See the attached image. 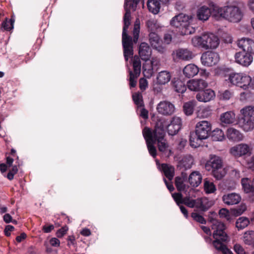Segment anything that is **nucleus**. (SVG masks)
Segmentation results:
<instances>
[{"mask_svg":"<svg viewBox=\"0 0 254 254\" xmlns=\"http://www.w3.org/2000/svg\"><path fill=\"white\" fill-rule=\"evenodd\" d=\"M140 0H126L124 5L126 13L124 16V26L123 30L122 43L124 48V55L126 61L133 55V44L132 38L127 34V29L130 23L131 14L130 11L135 10Z\"/></svg>","mask_w":254,"mask_h":254,"instance_id":"1","label":"nucleus"},{"mask_svg":"<svg viewBox=\"0 0 254 254\" xmlns=\"http://www.w3.org/2000/svg\"><path fill=\"white\" fill-rule=\"evenodd\" d=\"M209 5L212 9V17L217 20L225 19L237 23L242 18V12L237 6L230 5L219 7L213 2H210Z\"/></svg>","mask_w":254,"mask_h":254,"instance_id":"2","label":"nucleus"},{"mask_svg":"<svg viewBox=\"0 0 254 254\" xmlns=\"http://www.w3.org/2000/svg\"><path fill=\"white\" fill-rule=\"evenodd\" d=\"M191 42L195 47L207 50L216 48L219 44V40L214 34L207 33L199 36L194 37L191 39Z\"/></svg>","mask_w":254,"mask_h":254,"instance_id":"3","label":"nucleus"},{"mask_svg":"<svg viewBox=\"0 0 254 254\" xmlns=\"http://www.w3.org/2000/svg\"><path fill=\"white\" fill-rule=\"evenodd\" d=\"M209 221L211 223V228L214 230L213 237L215 240L213 242L214 247H220L219 244L221 242H227L229 237L224 231L225 226L223 223L218 220L209 218Z\"/></svg>","mask_w":254,"mask_h":254,"instance_id":"4","label":"nucleus"},{"mask_svg":"<svg viewBox=\"0 0 254 254\" xmlns=\"http://www.w3.org/2000/svg\"><path fill=\"white\" fill-rule=\"evenodd\" d=\"M205 168L208 170L211 168L213 176L218 180L222 179L226 174L225 169L223 168L222 159L216 155H211L205 165Z\"/></svg>","mask_w":254,"mask_h":254,"instance_id":"5","label":"nucleus"},{"mask_svg":"<svg viewBox=\"0 0 254 254\" xmlns=\"http://www.w3.org/2000/svg\"><path fill=\"white\" fill-rule=\"evenodd\" d=\"M225 80L244 89H246L250 85L252 78L250 76L242 73H231L225 76Z\"/></svg>","mask_w":254,"mask_h":254,"instance_id":"6","label":"nucleus"},{"mask_svg":"<svg viewBox=\"0 0 254 254\" xmlns=\"http://www.w3.org/2000/svg\"><path fill=\"white\" fill-rule=\"evenodd\" d=\"M186 200L187 201L185 202L186 206L190 208H195L203 212L208 210L214 203L213 200L205 197H199L195 199L190 197V201H188V199Z\"/></svg>","mask_w":254,"mask_h":254,"instance_id":"7","label":"nucleus"},{"mask_svg":"<svg viewBox=\"0 0 254 254\" xmlns=\"http://www.w3.org/2000/svg\"><path fill=\"white\" fill-rule=\"evenodd\" d=\"M133 72L129 70V85L130 87H134L136 85V79L139 76L141 71V62L140 58L134 56L133 59Z\"/></svg>","mask_w":254,"mask_h":254,"instance_id":"8","label":"nucleus"},{"mask_svg":"<svg viewBox=\"0 0 254 254\" xmlns=\"http://www.w3.org/2000/svg\"><path fill=\"white\" fill-rule=\"evenodd\" d=\"M211 130V124L207 121H201L196 124L195 132L201 138L206 139L210 135Z\"/></svg>","mask_w":254,"mask_h":254,"instance_id":"9","label":"nucleus"},{"mask_svg":"<svg viewBox=\"0 0 254 254\" xmlns=\"http://www.w3.org/2000/svg\"><path fill=\"white\" fill-rule=\"evenodd\" d=\"M142 133L146 140V145L150 154L153 158H155L157 155V150L154 146L155 143L154 142V139L153 136H152L151 133L149 130L148 127H144L142 131Z\"/></svg>","mask_w":254,"mask_h":254,"instance_id":"10","label":"nucleus"},{"mask_svg":"<svg viewBox=\"0 0 254 254\" xmlns=\"http://www.w3.org/2000/svg\"><path fill=\"white\" fill-rule=\"evenodd\" d=\"M219 61V55L217 53L213 52H206L201 57L202 64L207 66L214 65L218 63Z\"/></svg>","mask_w":254,"mask_h":254,"instance_id":"11","label":"nucleus"},{"mask_svg":"<svg viewBox=\"0 0 254 254\" xmlns=\"http://www.w3.org/2000/svg\"><path fill=\"white\" fill-rule=\"evenodd\" d=\"M157 112L162 115L170 116L175 110V106L171 102L167 101H161L156 108Z\"/></svg>","mask_w":254,"mask_h":254,"instance_id":"12","label":"nucleus"},{"mask_svg":"<svg viewBox=\"0 0 254 254\" xmlns=\"http://www.w3.org/2000/svg\"><path fill=\"white\" fill-rule=\"evenodd\" d=\"M235 61L238 64L245 66H249L253 61V57L248 53L239 52L235 55Z\"/></svg>","mask_w":254,"mask_h":254,"instance_id":"13","label":"nucleus"},{"mask_svg":"<svg viewBox=\"0 0 254 254\" xmlns=\"http://www.w3.org/2000/svg\"><path fill=\"white\" fill-rule=\"evenodd\" d=\"M182 127V121L178 117H174L169 124L167 125L168 133L170 135L178 133Z\"/></svg>","mask_w":254,"mask_h":254,"instance_id":"14","label":"nucleus"},{"mask_svg":"<svg viewBox=\"0 0 254 254\" xmlns=\"http://www.w3.org/2000/svg\"><path fill=\"white\" fill-rule=\"evenodd\" d=\"M167 125L164 119H160L157 120L153 130L149 127L148 129L151 133L152 136H165V128Z\"/></svg>","mask_w":254,"mask_h":254,"instance_id":"15","label":"nucleus"},{"mask_svg":"<svg viewBox=\"0 0 254 254\" xmlns=\"http://www.w3.org/2000/svg\"><path fill=\"white\" fill-rule=\"evenodd\" d=\"M187 86L191 91H200L206 88L208 84L205 80L199 79L190 80L187 83Z\"/></svg>","mask_w":254,"mask_h":254,"instance_id":"16","label":"nucleus"},{"mask_svg":"<svg viewBox=\"0 0 254 254\" xmlns=\"http://www.w3.org/2000/svg\"><path fill=\"white\" fill-rule=\"evenodd\" d=\"M215 97V93L211 89H207L198 93L196 95V99L202 102H207L213 100Z\"/></svg>","mask_w":254,"mask_h":254,"instance_id":"17","label":"nucleus"},{"mask_svg":"<svg viewBox=\"0 0 254 254\" xmlns=\"http://www.w3.org/2000/svg\"><path fill=\"white\" fill-rule=\"evenodd\" d=\"M250 147L246 144H239L237 145L230 149V152L236 157H240L247 154L250 152Z\"/></svg>","mask_w":254,"mask_h":254,"instance_id":"18","label":"nucleus"},{"mask_svg":"<svg viewBox=\"0 0 254 254\" xmlns=\"http://www.w3.org/2000/svg\"><path fill=\"white\" fill-rule=\"evenodd\" d=\"M209 6L210 5H209ZM211 14L212 15V9L210 6L208 7L203 5L197 9L196 16L199 20L205 21L208 19Z\"/></svg>","mask_w":254,"mask_h":254,"instance_id":"19","label":"nucleus"},{"mask_svg":"<svg viewBox=\"0 0 254 254\" xmlns=\"http://www.w3.org/2000/svg\"><path fill=\"white\" fill-rule=\"evenodd\" d=\"M189 16L183 13H180L174 16L170 21V24L174 27L178 28L179 29L183 25L187 23L189 21Z\"/></svg>","mask_w":254,"mask_h":254,"instance_id":"20","label":"nucleus"},{"mask_svg":"<svg viewBox=\"0 0 254 254\" xmlns=\"http://www.w3.org/2000/svg\"><path fill=\"white\" fill-rule=\"evenodd\" d=\"M241 200L239 194L233 192L224 194L222 197V200L226 204L230 205L239 203Z\"/></svg>","mask_w":254,"mask_h":254,"instance_id":"21","label":"nucleus"},{"mask_svg":"<svg viewBox=\"0 0 254 254\" xmlns=\"http://www.w3.org/2000/svg\"><path fill=\"white\" fill-rule=\"evenodd\" d=\"M220 120L221 124L224 126L232 124L235 123L236 120L235 114L232 111H228L222 113L220 115Z\"/></svg>","mask_w":254,"mask_h":254,"instance_id":"22","label":"nucleus"},{"mask_svg":"<svg viewBox=\"0 0 254 254\" xmlns=\"http://www.w3.org/2000/svg\"><path fill=\"white\" fill-rule=\"evenodd\" d=\"M183 74L187 78H191L197 74L198 67L194 64H188L183 69Z\"/></svg>","mask_w":254,"mask_h":254,"instance_id":"23","label":"nucleus"},{"mask_svg":"<svg viewBox=\"0 0 254 254\" xmlns=\"http://www.w3.org/2000/svg\"><path fill=\"white\" fill-rule=\"evenodd\" d=\"M175 53L177 58L183 61H190L193 57L192 52L188 49H179Z\"/></svg>","mask_w":254,"mask_h":254,"instance_id":"24","label":"nucleus"},{"mask_svg":"<svg viewBox=\"0 0 254 254\" xmlns=\"http://www.w3.org/2000/svg\"><path fill=\"white\" fill-rule=\"evenodd\" d=\"M138 53L142 60L147 61L150 57L151 50L147 43H141L139 46Z\"/></svg>","mask_w":254,"mask_h":254,"instance_id":"25","label":"nucleus"},{"mask_svg":"<svg viewBox=\"0 0 254 254\" xmlns=\"http://www.w3.org/2000/svg\"><path fill=\"white\" fill-rule=\"evenodd\" d=\"M155 143L157 142V146L160 152L165 153L168 150L169 144L164 138L165 136H153Z\"/></svg>","mask_w":254,"mask_h":254,"instance_id":"26","label":"nucleus"},{"mask_svg":"<svg viewBox=\"0 0 254 254\" xmlns=\"http://www.w3.org/2000/svg\"><path fill=\"white\" fill-rule=\"evenodd\" d=\"M227 136L229 140L234 141H239L243 138L242 133L239 130L233 127H230L227 129Z\"/></svg>","mask_w":254,"mask_h":254,"instance_id":"27","label":"nucleus"},{"mask_svg":"<svg viewBox=\"0 0 254 254\" xmlns=\"http://www.w3.org/2000/svg\"><path fill=\"white\" fill-rule=\"evenodd\" d=\"M254 120L242 117L239 120L240 127L245 131H249L254 128Z\"/></svg>","mask_w":254,"mask_h":254,"instance_id":"28","label":"nucleus"},{"mask_svg":"<svg viewBox=\"0 0 254 254\" xmlns=\"http://www.w3.org/2000/svg\"><path fill=\"white\" fill-rule=\"evenodd\" d=\"M188 180L192 187H196L201 183L202 176L198 172L194 171L190 174Z\"/></svg>","mask_w":254,"mask_h":254,"instance_id":"29","label":"nucleus"},{"mask_svg":"<svg viewBox=\"0 0 254 254\" xmlns=\"http://www.w3.org/2000/svg\"><path fill=\"white\" fill-rule=\"evenodd\" d=\"M161 169L169 180L171 181L173 179L175 175V168L173 166L167 164H162Z\"/></svg>","mask_w":254,"mask_h":254,"instance_id":"30","label":"nucleus"},{"mask_svg":"<svg viewBox=\"0 0 254 254\" xmlns=\"http://www.w3.org/2000/svg\"><path fill=\"white\" fill-rule=\"evenodd\" d=\"M171 73L167 71L163 70L159 72L157 76V82L159 84L164 85L167 83L171 79Z\"/></svg>","mask_w":254,"mask_h":254,"instance_id":"31","label":"nucleus"},{"mask_svg":"<svg viewBox=\"0 0 254 254\" xmlns=\"http://www.w3.org/2000/svg\"><path fill=\"white\" fill-rule=\"evenodd\" d=\"M186 181H187L182 180L179 177H177L175 178V184L178 191L186 192L188 190H189L190 192V191L193 190L192 189L190 188L188 186L185 184V182Z\"/></svg>","mask_w":254,"mask_h":254,"instance_id":"32","label":"nucleus"},{"mask_svg":"<svg viewBox=\"0 0 254 254\" xmlns=\"http://www.w3.org/2000/svg\"><path fill=\"white\" fill-rule=\"evenodd\" d=\"M186 23H187L184 24V25H183L182 27H180L178 30V32L180 33L181 35H190L192 34L195 32V28L190 24L189 21H188Z\"/></svg>","mask_w":254,"mask_h":254,"instance_id":"33","label":"nucleus"},{"mask_svg":"<svg viewBox=\"0 0 254 254\" xmlns=\"http://www.w3.org/2000/svg\"><path fill=\"white\" fill-rule=\"evenodd\" d=\"M203 139H204L199 137L195 131L190 133V143L191 147L194 148L198 147L200 145L201 140Z\"/></svg>","mask_w":254,"mask_h":254,"instance_id":"34","label":"nucleus"},{"mask_svg":"<svg viewBox=\"0 0 254 254\" xmlns=\"http://www.w3.org/2000/svg\"><path fill=\"white\" fill-rule=\"evenodd\" d=\"M242 185L245 192L251 193L253 195L252 200H254V187L250 184L248 178H243L241 180Z\"/></svg>","mask_w":254,"mask_h":254,"instance_id":"35","label":"nucleus"},{"mask_svg":"<svg viewBox=\"0 0 254 254\" xmlns=\"http://www.w3.org/2000/svg\"><path fill=\"white\" fill-rule=\"evenodd\" d=\"M147 7L150 12L154 14H157L159 11L160 4L158 0H148Z\"/></svg>","mask_w":254,"mask_h":254,"instance_id":"36","label":"nucleus"},{"mask_svg":"<svg viewBox=\"0 0 254 254\" xmlns=\"http://www.w3.org/2000/svg\"><path fill=\"white\" fill-rule=\"evenodd\" d=\"M252 39L248 38H242L237 41V46L243 50V52H247L250 48V42Z\"/></svg>","mask_w":254,"mask_h":254,"instance_id":"37","label":"nucleus"},{"mask_svg":"<svg viewBox=\"0 0 254 254\" xmlns=\"http://www.w3.org/2000/svg\"><path fill=\"white\" fill-rule=\"evenodd\" d=\"M172 195L174 200L179 206H180L181 204L186 205L185 202L187 201L186 200L188 199V201H190L191 197L190 194L188 195L187 194L186 196L183 197L182 194L181 193H173Z\"/></svg>","mask_w":254,"mask_h":254,"instance_id":"38","label":"nucleus"},{"mask_svg":"<svg viewBox=\"0 0 254 254\" xmlns=\"http://www.w3.org/2000/svg\"><path fill=\"white\" fill-rule=\"evenodd\" d=\"M254 231H248L244 233L243 242L247 245H252L254 248Z\"/></svg>","mask_w":254,"mask_h":254,"instance_id":"39","label":"nucleus"},{"mask_svg":"<svg viewBox=\"0 0 254 254\" xmlns=\"http://www.w3.org/2000/svg\"><path fill=\"white\" fill-rule=\"evenodd\" d=\"M146 26L149 31L151 32H155L159 29L160 26L158 23L157 21L155 19H150L146 22Z\"/></svg>","mask_w":254,"mask_h":254,"instance_id":"40","label":"nucleus"},{"mask_svg":"<svg viewBox=\"0 0 254 254\" xmlns=\"http://www.w3.org/2000/svg\"><path fill=\"white\" fill-rule=\"evenodd\" d=\"M195 102L193 101L185 103L183 106L184 112L187 116H190L193 113Z\"/></svg>","mask_w":254,"mask_h":254,"instance_id":"41","label":"nucleus"},{"mask_svg":"<svg viewBox=\"0 0 254 254\" xmlns=\"http://www.w3.org/2000/svg\"><path fill=\"white\" fill-rule=\"evenodd\" d=\"M243 116L247 118L254 120V106H248L241 110Z\"/></svg>","mask_w":254,"mask_h":254,"instance_id":"42","label":"nucleus"},{"mask_svg":"<svg viewBox=\"0 0 254 254\" xmlns=\"http://www.w3.org/2000/svg\"><path fill=\"white\" fill-rule=\"evenodd\" d=\"M249 224L250 221L248 218L241 217L237 219L236 222V226L238 230L243 229L247 227Z\"/></svg>","mask_w":254,"mask_h":254,"instance_id":"43","label":"nucleus"},{"mask_svg":"<svg viewBox=\"0 0 254 254\" xmlns=\"http://www.w3.org/2000/svg\"><path fill=\"white\" fill-rule=\"evenodd\" d=\"M173 87L176 92L181 93L185 92L187 89L185 84L180 80L173 82Z\"/></svg>","mask_w":254,"mask_h":254,"instance_id":"44","label":"nucleus"},{"mask_svg":"<svg viewBox=\"0 0 254 254\" xmlns=\"http://www.w3.org/2000/svg\"><path fill=\"white\" fill-rule=\"evenodd\" d=\"M204 189L206 193H213L216 190L213 183L207 180L204 181Z\"/></svg>","mask_w":254,"mask_h":254,"instance_id":"45","label":"nucleus"},{"mask_svg":"<svg viewBox=\"0 0 254 254\" xmlns=\"http://www.w3.org/2000/svg\"><path fill=\"white\" fill-rule=\"evenodd\" d=\"M149 41L152 47L156 46L161 42L159 37L155 32H151L149 34Z\"/></svg>","mask_w":254,"mask_h":254,"instance_id":"46","label":"nucleus"},{"mask_svg":"<svg viewBox=\"0 0 254 254\" xmlns=\"http://www.w3.org/2000/svg\"><path fill=\"white\" fill-rule=\"evenodd\" d=\"M132 99L135 104L138 107L143 106V102L142 94L140 93H135L132 95Z\"/></svg>","mask_w":254,"mask_h":254,"instance_id":"47","label":"nucleus"},{"mask_svg":"<svg viewBox=\"0 0 254 254\" xmlns=\"http://www.w3.org/2000/svg\"><path fill=\"white\" fill-rule=\"evenodd\" d=\"M139 30L140 25L139 21L136 20L135 24L134 25V28L133 30V41L135 43H136L138 40L139 34Z\"/></svg>","mask_w":254,"mask_h":254,"instance_id":"48","label":"nucleus"},{"mask_svg":"<svg viewBox=\"0 0 254 254\" xmlns=\"http://www.w3.org/2000/svg\"><path fill=\"white\" fill-rule=\"evenodd\" d=\"M14 20L10 19L9 21L6 19L2 23V27L6 30L9 31L13 28Z\"/></svg>","mask_w":254,"mask_h":254,"instance_id":"49","label":"nucleus"},{"mask_svg":"<svg viewBox=\"0 0 254 254\" xmlns=\"http://www.w3.org/2000/svg\"><path fill=\"white\" fill-rule=\"evenodd\" d=\"M191 216L193 219L200 224H205L206 220L203 217L196 212H192Z\"/></svg>","mask_w":254,"mask_h":254,"instance_id":"50","label":"nucleus"},{"mask_svg":"<svg viewBox=\"0 0 254 254\" xmlns=\"http://www.w3.org/2000/svg\"><path fill=\"white\" fill-rule=\"evenodd\" d=\"M224 242H221L219 243L220 245H221L220 247H214L215 248L223 253V254H233L232 252L228 249L226 246L223 244Z\"/></svg>","mask_w":254,"mask_h":254,"instance_id":"51","label":"nucleus"},{"mask_svg":"<svg viewBox=\"0 0 254 254\" xmlns=\"http://www.w3.org/2000/svg\"><path fill=\"white\" fill-rule=\"evenodd\" d=\"M214 140H222L224 138V133L221 129H217L213 131V135Z\"/></svg>","mask_w":254,"mask_h":254,"instance_id":"52","label":"nucleus"},{"mask_svg":"<svg viewBox=\"0 0 254 254\" xmlns=\"http://www.w3.org/2000/svg\"><path fill=\"white\" fill-rule=\"evenodd\" d=\"M232 96V93L228 90H226L220 93V99L224 100H228L230 99Z\"/></svg>","mask_w":254,"mask_h":254,"instance_id":"53","label":"nucleus"},{"mask_svg":"<svg viewBox=\"0 0 254 254\" xmlns=\"http://www.w3.org/2000/svg\"><path fill=\"white\" fill-rule=\"evenodd\" d=\"M247 209V206L245 204H241L235 210L234 213L236 215H240L243 214Z\"/></svg>","mask_w":254,"mask_h":254,"instance_id":"54","label":"nucleus"},{"mask_svg":"<svg viewBox=\"0 0 254 254\" xmlns=\"http://www.w3.org/2000/svg\"><path fill=\"white\" fill-rule=\"evenodd\" d=\"M234 250L237 254H248L246 253L243 247L239 244H236L234 246Z\"/></svg>","mask_w":254,"mask_h":254,"instance_id":"55","label":"nucleus"},{"mask_svg":"<svg viewBox=\"0 0 254 254\" xmlns=\"http://www.w3.org/2000/svg\"><path fill=\"white\" fill-rule=\"evenodd\" d=\"M18 172V168L16 166H14L12 167L11 170L9 171L8 172L7 178L9 180H12L13 179L14 175L16 174Z\"/></svg>","mask_w":254,"mask_h":254,"instance_id":"56","label":"nucleus"},{"mask_svg":"<svg viewBox=\"0 0 254 254\" xmlns=\"http://www.w3.org/2000/svg\"><path fill=\"white\" fill-rule=\"evenodd\" d=\"M219 215L220 217L226 218L228 220H229V212L226 209H221L219 210Z\"/></svg>","mask_w":254,"mask_h":254,"instance_id":"57","label":"nucleus"},{"mask_svg":"<svg viewBox=\"0 0 254 254\" xmlns=\"http://www.w3.org/2000/svg\"><path fill=\"white\" fill-rule=\"evenodd\" d=\"M147 87V81L144 78L139 79V88L141 90H144Z\"/></svg>","mask_w":254,"mask_h":254,"instance_id":"58","label":"nucleus"},{"mask_svg":"<svg viewBox=\"0 0 254 254\" xmlns=\"http://www.w3.org/2000/svg\"><path fill=\"white\" fill-rule=\"evenodd\" d=\"M14 230L13 226L11 225H7L4 229V234L6 236H9L10 235V232L13 231Z\"/></svg>","mask_w":254,"mask_h":254,"instance_id":"59","label":"nucleus"},{"mask_svg":"<svg viewBox=\"0 0 254 254\" xmlns=\"http://www.w3.org/2000/svg\"><path fill=\"white\" fill-rule=\"evenodd\" d=\"M140 116L143 119H146L148 118V112L144 108L141 107Z\"/></svg>","mask_w":254,"mask_h":254,"instance_id":"60","label":"nucleus"},{"mask_svg":"<svg viewBox=\"0 0 254 254\" xmlns=\"http://www.w3.org/2000/svg\"><path fill=\"white\" fill-rule=\"evenodd\" d=\"M50 244L53 247H59L60 242L57 238H53L50 240Z\"/></svg>","mask_w":254,"mask_h":254,"instance_id":"61","label":"nucleus"},{"mask_svg":"<svg viewBox=\"0 0 254 254\" xmlns=\"http://www.w3.org/2000/svg\"><path fill=\"white\" fill-rule=\"evenodd\" d=\"M152 47L160 53H163L165 51V49L161 46V42L157 44L156 46H153Z\"/></svg>","mask_w":254,"mask_h":254,"instance_id":"62","label":"nucleus"},{"mask_svg":"<svg viewBox=\"0 0 254 254\" xmlns=\"http://www.w3.org/2000/svg\"><path fill=\"white\" fill-rule=\"evenodd\" d=\"M67 229L64 228H62L57 232V236L59 238L62 237L66 232Z\"/></svg>","mask_w":254,"mask_h":254,"instance_id":"63","label":"nucleus"},{"mask_svg":"<svg viewBox=\"0 0 254 254\" xmlns=\"http://www.w3.org/2000/svg\"><path fill=\"white\" fill-rule=\"evenodd\" d=\"M248 168L254 171V155L252 157L250 160L248 162Z\"/></svg>","mask_w":254,"mask_h":254,"instance_id":"64","label":"nucleus"}]
</instances>
